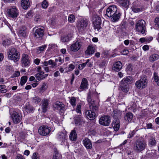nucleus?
<instances>
[{
	"mask_svg": "<svg viewBox=\"0 0 159 159\" xmlns=\"http://www.w3.org/2000/svg\"><path fill=\"white\" fill-rule=\"evenodd\" d=\"M88 102L90 104L89 107L91 110H88L85 112V115L90 120H93L95 117V112L98 111L99 105L98 103L95 102L91 98V96L88 95Z\"/></svg>",
	"mask_w": 159,
	"mask_h": 159,
	"instance_id": "1",
	"label": "nucleus"
},
{
	"mask_svg": "<svg viewBox=\"0 0 159 159\" xmlns=\"http://www.w3.org/2000/svg\"><path fill=\"white\" fill-rule=\"evenodd\" d=\"M147 147V144L143 140L138 139L134 143V150L137 152H140L143 151Z\"/></svg>",
	"mask_w": 159,
	"mask_h": 159,
	"instance_id": "2",
	"label": "nucleus"
},
{
	"mask_svg": "<svg viewBox=\"0 0 159 159\" xmlns=\"http://www.w3.org/2000/svg\"><path fill=\"white\" fill-rule=\"evenodd\" d=\"M7 55L8 58L13 60L15 62L18 61L20 58L19 52L14 48L9 49L8 51Z\"/></svg>",
	"mask_w": 159,
	"mask_h": 159,
	"instance_id": "3",
	"label": "nucleus"
},
{
	"mask_svg": "<svg viewBox=\"0 0 159 159\" xmlns=\"http://www.w3.org/2000/svg\"><path fill=\"white\" fill-rule=\"evenodd\" d=\"M145 22L143 20H138L136 23L135 29L137 31L143 34L146 31Z\"/></svg>",
	"mask_w": 159,
	"mask_h": 159,
	"instance_id": "4",
	"label": "nucleus"
},
{
	"mask_svg": "<svg viewBox=\"0 0 159 159\" xmlns=\"http://www.w3.org/2000/svg\"><path fill=\"white\" fill-rule=\"evenodd\" d=\"M7 12L8 16L13 18H16L18 15V10L15 6L9 7Z\"/></svg>",
	"mask_w": 159,
	"mask_h": 159,
	"instance_id": "5",
	"label": "nucleus"
},
{
	"mask_svg": "<svg viewBox=\"0 0 159 159\" xmlns=\"http://www.w3.org/2000/svg\"><path fill=\"white\" fill-rule=\"evenodd\" d=\"M93 23L94 28L99 31L101 29V18L98 15H95L93 16Z\"/></svg>",
	"mask_w": 159,
	"mask_h": 159,
	"instance_id": "6",
	"label": "nucleus"
},
{
	"mask_svg": "<svg viewBox=\"0 0 159 159\" xmlns=\"http://www.w3.org/2000/svg\"><path fill=\"white\" fill-rule=\"evenodd\" d=\"M34 30H35L34 36L36 38H42L44 35V28L39 26L37 27H35Z\"/></svg>",
	"mask_w": 159,
	"mask_h": 159,
	"instance_id": "7",
	"label": "nucleus"
},
{
	"mask_svg": "<svg viewBox=\"0 0 159 159\" xmlns=\"http://www.w3.org/2000/svg\"><path fill=\"white\" fill-rule=\"evenodd\" d=\"M88 25V21L86 19H82L78 21L77 23V27L79 31L84 30Z\"/></svg>",
	"mask_w": 159,
	"mask_h": 159,
	"instance_id": "8",
	"label": "nucleus"
},
{
	"mask_svg": "<svg viewBox=\"0 0 159 159\" xmlns=\"http://www.w3.org/2000/svg\"><path fill=\"white\" fill-rule=\"evenodd\" d=\"M51 130L50 127L46 125H43L39 127L38 132L41 135L46 136L49 134Z\"/></svg>",
	"mask_w": 159,
	"mask_h": 159,
	"instance_id": "9",
	"label": "nucleus"
},
{
	"mask_svg": "<svg viewBox=\"0 0 159 159\" xmlns=\"http://www.w3.org/2000/svg\"><path fill=\"white\" fill-rule=\"evenodd\" d=\"M148 81L145 77L142 78L139 80L135 83V85L139 89L145 88L147 84Z\"/></svg>",
	"mask_w": 159,
	"mask_h": 159,
	"instance_id": "10",
	"label": "nucleus"
},
{
	"mask_svg": "<svg viewBox=\"0 0 159 159\" xmlns=\"http://www.w3.org/2000/svg\"><path fill=\"white\" fill-rule=\"evenodd\" d=\"M99 122L101 125L104 126H108L111 122L110 118L108 116H103L99 119Z\"/></svg>",
	"mask_w": 159,
	"mask_h": 159,
	"instance_id": "11",
	"label": "nucleus"
},
{
	"mask_svg": "<svg viewBox=\"0 0 159 159\" xmlns=\"http://www.w3.org/2000/svg\"><path fill=\"white\" fill-rule=\"evenodd\" d=\"M11 117L14 124L20 123L21 120L20 114L16 111H14L11 114Z\"/></svg>",
	"mask_w": 159,
	"mask_h": 159,
	"instance_id": "12",
	"label": "nucleus"
},
{
	"mask_svg": "<svg viewBox=\"0 0 159 159\" xmlns=\"http://www.w3.org/2000/svg\"><path fill=\"white\" fill-rule=\"evenodd\" d=\"M117 11V9L116 6H111L107 9L106 14L108 17H111Z\"/></svg>",
	"mask_w": 159,
	"mask_h": 159,
	"instance_id": "13",
	"label": "nucleus"
},
{
	"mask_svg": "<svg viewBox=\"0 0 159 159\" xmlns=\"http://www.w3.org/2000/svg\"><path fill=\"white\" fill-rule=\"evenodd\" d=\"M21 62L23 67H27L29 66L30 65V61L28 56L27 54H24L22 56Z\"/></svg>",
	"mask_w": 159,
	"mask_h": 159,
	"instance_id": "14",
	"label": "nucleus"
},
{
	"mask_svg": "<svg viewBox=\"0 0 159 159\" xmlns=\"http://www.w3.org/2000/svg\"><path fill=\"white\" fill-rule=\"evenodd\" d=\"M53 107L54 110L58 111H64L65 109L64 104L62 102L59 101H57L53 105Z\"/></svg>",
	"mask_w": 159,
	"mask_h": 159,
	"instance_id": "15",
	"label": "nucleus"
},
{
	"mask_svg": "<svg viewBox=\"0 0 159 159\" xmlns=\"http://www.w3.org/2000/svg\"><path fill=\"white\" fill-rule=\"evenodd\" d=\"M95 51V46L91 45L89 46L85 52V54L86 55L89 56L93 54Z\"/></svg>",
	"mask_w": 159,
	"mask_h": 159,
	"instance_id": "16",
	"label": "nucleus"
},
{
	"mask_svg": "<svg viewBox=\"0 0 159 159\" xmlns=\"http://www.w3.org/2000/svg\"><path fill=\"white\" fill-rule=\"evenodd\" d=\"M81 43L80 42H76L72 44L70 47V50L73 52L78 51L80 48Z\"/></svg>",
	"mask_w": 159,
	"mask_h": 159,
	"instance_id": "17",
	"label": "nucleus"
},
{
	"mask_svg": "<svg viewBox=\"0 0 159 159\" xmlns=\"http://www.w3.org/2000/svg\"><path fill=\"white\" fill-rule=\"evenodd\" d=\"M83 143L84 146L88 149H90L92 148V144L90 140L85 138L83 140Z\"/></svg>",
	"mask_w": 159,
	"mask_h": 159,
	"instance_id": "18",
	"label": "nucleus"
},
{
	"mask_svg": "<svg viewBox=\"0 0 159 159\" xmlns=\"http://www.w3.org/2000/svg\"><path fill=\"white\" fill-rule=\"evenodd\" d=\"M112 126L116 131H118L120 127V122L118 118H115L112 122Z\"/></svg>",
	"mask_w": 159,
	"mask_h": 159,
	"instance_id": "19",
	"label": "nucleus"
},
{
	"mask_svg": "<svg viewBox=\"0 0 159 159\" xmlns=\"http://www.w3.org/2000/svg\"><path fill=\"white\" fill-rule=\"evenodd\" d=\"M41 108L43 112H46L48 107V101L46 99L43 100L41 103Z\"/></svg>",
	"mask_w": 159,
	"mask_h": 159,
	"instance_id": "20",
	"label": "nucleus"
},
{
	"mask_svg": "<svg viewBox=\"0 0 159 159\" xmlns=\"http://www.w3.org/2000/svg\"><path fill=\"white\" fill-rule=\"evenodd\" d=\"M67 137V135L66 132H60L57 134V138L60 141L62 142H64L65 141Z\"/></svg>",
	"mask_w": 159,
	"mask_h": 159,
	"instance_id": "21",
	"label": "nucleus"
},
{
	"mask_svg": "<svg viewBox=\"0 0 159 159\" xmlns=\"http://www.w3.org/2000/svg\"><path fill=\"white\" fill-rule=\"evenodd\" d=\"M122 64L120 61H118L114 63L112 69L116 71H118L122 68Z\"/></svg>",
	"mask_w": 159,
	"mask_h": 159,
	"instance_id": "22",
	"label": "nucleus"
},
{
	"mask_svg": "<svg viewBox=\"0 0 159 159\" xmlns=\"http://www.w3.org/2000/svg\"><path fill=\"white\" fill-rule=\"evenodd\" d=\"M121 14L120 12L117 11L112 16L111 20L113 22H115L118 21L119 20Z\"/></svg>",
	"mask_w": 159,
	"mask_h": 159,
	"instance_id": "23",
	"label": "nucleus"
},
{
	"mask_svg": "<svg viewBox=\"0 0 159 159\" xmlns=\"http://www.w3.org/2000/svg\"><path fill=\"white\" fill-rule=\"evenodd\" d=\"M132 79V78L130 76H128L127 77L124 78L120 82L122 84H125L128 85L131 83V81Z\"/></svg>",
	"mask_w": 159,
	"mask_h": 159,
	"instance_id": "24",
	"label": "nucleus"
},
{
	"mask_svg": "<svg viewBox=\"0 0 159 159\" xmlns=\"http://www.w3.org/2000/svg\"><path fill=\"white\" fill-rule=\"evenodd\" d=\"M21 4L24 9H27L30 6V2L29 0H22Z\"/></svg>",
	"mask_w": 159,
	"mask_h": 159,
	"instance_id": "25",
	"label": "nucleus"
},
{
	"mask_svg": "<svg viewBox=\"0 0 159 159\" xmlns=\"http://www.w3.org/2000/svg\"><path fill=\"white\" fill-rule=\"evenodd\" d=\"M132 11L134 12L138 13L143 11V8L140 6L133 5L131 7Z\"/></svg>",
	"mask_w": 159,
	"mask_h": 159,
	"instance_id": "26",
	"label": "nucleus"
},
{
	"mask_svg": "<svg viewBox=\"0 0 159 159\" xmlns=\"http://www.w3.org/2000/svg\"><path fill=\"white\" fill-rule=\"evenodd\" d=\"M88 85V84L87 80L85 78H84L82 79V81L80 85V89H86L87 88Z\"/></svg>",
	"mask_w": 159,
	"mask_h": 159,
	"instance_id": "27",
	"label": "nucleus"
},
{
	"mask_svg": "<svg viewBox=\"0 0 159 159\" xmlns=\"http://www.w3.org/2000/svg\"><path fill=\"white\" fill-rule=\"evenodd\" d=\"M69 138L72 141H75L77 139V134L75 130H72L70 132Z\"/></svg>",
	"mask_w": 159,
	"mask_h": 159,
	"instance_id": "28",
	"label": "nucleus"
},
{
	"mask_svg": "<svg viewBox=\"0 0 159 159\" xmlns=\"http://www.w3.org/2000/svg\"><path fill=\"white\" fill-rule=\"evenodd\" d=\"M19 35L20 36L25 37L26 36V28L25 27H22L19 32Z\"/></svg>",
	"mask_w": 159,
	"mask_h": 159,
	"instance_id": "29",
	"label": "nucleus"
},
{
	"mask_svg": "<svg viewBox=\"0 0 159 159\" xmlns=\"http://www.w3.org/2000/svg\"><path fill=\"white\" fill-rule=\"evenodd\" d=\"M133 114L131 112H128L126 114L125 118V119L129 122L131 121L133 118Z\"/></svg>",
	"mask_w": 159,
	"mask_h": 159,
	"instance_id": "30",
	"label": "nucleus"
},
{
	"mask_svg": "<svg viewBox=\"0 0 159 159\" xmlns=\"http://www.w3.org/2000/svg\"><path fill=\"white\" fill-rule=\"evenodd\" d=\"M148 144L151 146H155L156 144V141L154 137H151L148 140Z\"/></svg>",
	"mask_w": 159,
	"mask_h": 159,
	"instance_id": "31",
	"label": "nucleus"
},
{
	"mask_svg": "<svg viewBox=\"0 0 159 159\" xmlns=\"http://www.w3.org/2000/svg\"><path fill=\"white\" fill-rule=\"evenodd\" d=\"M120 88L121 90L125 93L128 92L129 89L128 85L125 84H122L121 83H120Z\"/></svg>",
	"mask_w": 159,
	"mask_h": 159,
	"instance_id": "32",
	"label": "nucleus"
},
{
	"mask_svg": "<svg viewBox=\"0 0 159 159\" xmlns=\"http://www.w3.org/2000/svg\"><path fill=\"white\" fill-rule=\"evenodd\" d=\"M120 3L122 6L127 8L129 5V2L128 0H120Z\"/></svg>",
	"mask_w": 159,
	"mask_h": 159,
	"instance_id": "33",
	"label": "nucleus"
},
{
	"mask_svg": "<svg viewBox=\"0 0 159 159\" xmlns=\"http://www.w3.org/2000/svg\"><path fill=\"white\" fill-rule=\"evenodd\" d=\"M159 58V56L157 54H154L151 55L149 57V60L152 62L156 61Z\"/></svg>",
	"mask_w": 159,
	"mask_h": 159,
	"instance_id": "34",
	"label": "nucleus"
},
{
	"mask_svg": "<svg viewBox=\"0 0 159 159\" xmlns=\"http://www.w3.org/2000/svg\"><path fill=\"white\" fill-rule=\"evenodd\" d=\"M47 88L48 85L46 83H43L41 85V88L39 89V92L41 93H43L46 90Z\"/></svg>",
	"mask_w": 159,
	"mask_h": 159,
	"instance_id": "35",
	"label": "nucleus"
},
{
	"mask_svg": "<svg viewBox=\"0 0 159 159\" xmlns=\"http://www.w3.org/2000/svg\"><path fill=\"white\" fill-rule=\"evenodd\" d=\"M74 118L75 120V123L77 124H80V122H81L82 120V118L80 115L77 116H76Z\"/></svg>",
	"mask_w": 159,
	"mask_h": 159,
	"instance_id": "36",
	"label": "nucleus"
},
{
	"mask_svg": "<svg viewBox=\"0 0 159 159\" xmlns=\"http://www.w3.org/2000/svg\"><path fill=\"white\" fill-rule=\"evenodd\" d=\"M54 153L52 159H59L61 155L56 149L54 150Z\"/></svg>",
	"mask_w": 159,
	"mask_h": 159,
	"instance_id": "37",
	"label": "nucleus"
},
{
	"mask_svg": "<svg viewBox=\"0 0 159 159\" xmlns=\"http://www.w3.org/2000/svg\"><path fill=\"white\" fill-rule=\"evenodd\" d=\"M25 108L26 111L27 112H32V111L34 110V108L29 104H26L25 106Z\"/></svg>",
	"mask_w": 159,
	"mask_h": 159,
	"instance_id": "38",
	"label": "nucleus"
},
{
	"mask_svg": "<svg viewBox=\"0 0 159 159\" xmlns=\"http://www.w3.org/2000/svg\"><path fill=\"white\" fill-rule=\"evenodd\" d=\"M76 99L75 97H71L70 100V102L71 106L74 107L76 106Z\"/></svg>",
	"mask_w": 159,
	"mask_h": 159,
	"instance_id": "39",
	"label": "nucleus"
},
{
	"mask_svg": "<svg viewBox=\"0 0 159 159\" xmlns=\"http://www.w3.org/2000/svg\"><path fill=\"white\" fill-rule=\"evenodd\" d=\"M89 59H87L85 62L80 64L78 66V69L80 70H82L85 67L86 65L88 63H89Z\"/></svg>",
	"mask_w": 159,
	"mask_h": 159,
	"instance_id": "40",
	"label": "nucleus"
},
{
	"mask_svg": "<svg viewBox=\"0 0 159 159\" xmlns=\"http://www.w3.org/2000/svg\"><path fill=\"white\" fill-rule=\"evenodd\" d=\"M68 20L70 23L74 22L75 20V16L72 14L69 15L68 18Z\"/></svg>",
	"mask_w": 159,
	"mask_h": 159,
	"instance_id": "41",
	"label": "nucleus"
},
{
	"mask_svg": "<svg viewBox=\"0 0 159 159\" xmlns=\"http://www.w3.org/2000/svg\"><path fill=\"white\" fill-rule=\"evenodd\" d=\"M38 73L36 74L35 75V77L37 78L38 80H42V76H43V74L44 73V72L43 71H41L40 72H38Z\"/></svg>",
	"mask_w": 159,
	"mask_h": 159,
	"instance_id": "42",
	"label": "nucleus"
},
{
	"mask_svg": "<svg viewBox=\"0 0 159 159\" xmlns=\"http://www.w3.org/2000/svg\"><path fill=\"white\" fill-rule=\"evenodd\" d=\"M27 77L26 76H23L21 77L20 80V84L21 85H23L26 82Z\"/></svg>",
	"mask_w": 159,
	"mask_h": 159,
	"instance_id": "43",
	"label": "nucleus"
},
{
	"mask_svg": "<svg viewBox=\"0 0 159 159\" xmlns=\"http://www.w3.org/2000/svg\"><path fill=\"white\" fill-rule=\"evenodd\" d=\"M11 41L10 40L6 39L4 40L3 42V45L5 47L8 46L11 44Z\"/></svg>",
	"mask_w": 159,
	"mask_h": 159,
	"instance_id": "44",
	"label": "nucleus"
},
{
	"mask_svg": "<svg viewBox=\"0 0 159 159\" xmlns=\"http://www.w3.org/2000/svg\"><path fill=\"white\" fill-rule=\"evenodd\" d=\"M81 103L79 102L77 104L75 111L78 113L81 114Z\"/></svg>",
	"mask_w": 159,
	"mask_h": 159,
	"instance_id": "45",
	"label": "nucleus"
},
{
	"mask_svg": "<svg viewBox=\"0 0 159 159\" xmlns=\"http://www.w3.org/2000/svg\"><path fill=\"white\" fill-rule=\"evenodd\" d=\"M41 101V99L38 96H35L33 98V102L35 104H38Z\"/></svg>",
	"mask_w": 159,
	"mask_h": 159,
	"instance_id": "46",
	"label": "nucleus"
},
{
	"mask_svg": "<svg viewBox=\"0 0 159 159\" xmlns=\"http://www.w3.org/2000/svg\"><path fill=\"white\" fill-rule=\"evenodd\" d=\"M136 132V131L135 130L130 131L127 135V138L129 139L132 138L134 136Z\"/></svg>",
	"mask_w": 159,
	"mask_h": 159,
	"instance_id": "47",
	"label": "nucleus"
},
{
	"mask_svg": "<svg viewBox=\"0 0 159 159\" xmlns=\"http://www.w3.org/2000/svg\"><path fill=\"white\" fill-rule=\"evenodd\" d=\"M48 62V64L52 65V68L56 67H57V63L55 62H53V61L52 60H49Z\"/></svg>",
	"mask_w": 159,
	"mask_h": 159,
	"instance_id": "48",
	"label": "nucleus"
},
{
	"mask_svg": "<svg viewBox=\"0 0 159 159\" xmlns=\"http://www.w3.org/2000/svg\"><path fill=\"white\" fill-rule=\"evenodd\" d=\"M46 45H42V46L39 47L37 49V52L38 53H40L41 52L44 50L46 48Z\"/></svg>",
	"mask_w": 159,
	"mask_h": 159,
	"instance_id": "49",
	"label": "nucleus"
},
{
	"mask_svg": "<svg viewBox=\"0 0 159 159\" xmlns=\"http://www.w3.org/2000/svg\"><path fill=\"white\" fill-rule=\"evenodd\" d=\"M61 40L63 42H67L70 40V38L68 35H66L61 37Z\"/></svg>",
	"mask_w": 159,
	"mask_h": 159,
	"instance_id": "50",
	"label": "nucleus"
},
{
	"mask_svg": "<svg viewBox=\"0 0 159 159\" xmlns=\"http://www.w3.org/2000/svg\"><path fill=\"white\" fill-rule=\"evenodd\" d=\"M48 4L47 1L46 0H44L42 4V7L44 9H46L48 6Z\"/></svg>",
	"mask_w": 159,
	"mask_h": 159,
	"instance_id": "51",
	"label": "nucleus"
},
{
	"mask_svg": "<svg viewBox=\"0 0 159 159\" xmlns=\"http://www.w3.org/2000/svg\"><path fill=\"white\" fill-rule=\"evenodd\" d=\"M106 61H105L103 60L99 63L98 66L100 68H104L106 66Z\"/></svg>",
	"mask_w": 159,
	"mask_h": 159,
	"instance_id": "52",
	"label": "nucleus"
},
{
	"mask_svg": "<svg viewBox=\"0 0 159 159\" xmlns=\"http://www.w3.org/2000/svg\"><path fill=\"white\" fill-rule=\"evenodd\" d=\"M20 75V72L19 71H16L11 76L12 78H14Z\"/></svg>",
	"mask_w": 159,
	"mask_h": 159,
	"instance_id": "53",
	"label": "nucleus"
},
{
	"mask_svg": "<svg viewBox=\"0 0 159 159\" xmlns=\"http://www.w3.org/2000/svg\"><path fill=\"white\" fill-rule=\"evenodd\" d=\"M25 16L26 18H30L33 16L32 12L31 11H29Z\"/></svg>",
	"mask_w": 159,
	"mask_h": 159,
	"instance_id": "54",
	"label": "nucleus"
},
{
	"mask_svg": "<svg viewBox=\"0 0 159 159\" xmlns=\"http://www.w3.org/2000/svg\"><path fill=\"white\" fill-rule=\"evenodd\" d=\"M154 79L155 82H157L159 80V77L158 74L156 72L154 73Z\"/></svg>",
	"mask_w": 159,
	"mask_h": 159,
	"instance_id": "55",
	"label": "nucleus"
},
{
	"mask_svg": "<svg viewBox=\"0 0 159 159\" xmlns=\"http://www.w3.org/2000/svg\"><path fill=\"white\" fill-rule=\"evenodd\" d=\"M68 68L69 71H71L75 69V66L72 64H70L69 65Z\"/></svg>",
	"mask_w": 159,
	"mask_h": 159,
	"instance_id": "56",
	"label": "nucleus"
},
{
	"mask_svg": "<svg viewBox=\"0 0 159 159\" xmlns=\"http://www.w3.org/2000/svg\"><path fill=\"white\" fill-rule=\"evenodd\" d=\"M55 61L56 63L57 62L59 61L61 62V63H62L64 61L60 57H59L57 58H56L55 59Z\"/></svg>",
	"mask_w": 159,
	"mask_h": 159,
	"instance_id": "57",
	"label": "nucleus"
},
{
	"mask_svg": "<svg viewBox=\"0 0 159 159\" xmlns=\"http://www.w3.org/2000/svg\"><path fill=\"white\" fill-rule=\"evenodd\" d=\"M16 159H25L21 155L18 154L16 157Z\"/></svg>",
	"mask_w": 159,
	"mask_h": 159,
	"instance_id": "58",
	"label": "nucleus"
},
{
	"mask_svg": "<svg viewBox=\"0 0 159 159\" xmlns=\"http://www.w3.org/2000/svg\"><path fill=\"white\" fill-rule=\"evenodd\" d=\"M155 22L156 24L157 25V26L159 28V18L157 17L155 20Z\"/></svg>",
	"mask_w": 159,
	"mask_h": 159,
	"instance_id": "59",
	"label": "nucleus"
},
{
	"mask_svg": "<svg viewBox=\"0 0 159 159\" xmlns=\"http://www.w3.org/2000/svg\"><path fill=\"white\" fill-rule=\"evenodd\" d=\"M149 47L148 45H146L143 46V49L144 51H147L149 49Z\"/></svg>",
	"mask_w": 159,
	"mask_h": 159,
	"instance_id": "60",
	"label": "nucleus"
},
{
	"mask_svg": "<svg viewBox=\"0 0 159 159\" xmlns=\"http://www.w3.org/2000/svg\"><path fill=\"white\" fill-rule=\"evenodd\" d=\"M53 75L55 77H57L60 75V73L59 71H57L53 74Z\"/></svg>",
	"mask_w": 159,
	"mask_h": 159,
	"instance_id": "61",
	"label": "nucleus"
},
{
	"mask_svg": "<svg viewBox=\"0 0 159 159\" xmlns=\"http://www.w3.org/2000/svg\"><path fill=\"white\" fill-rule=\"evenodd\" d=\"M40 60L38 58H36L34 60V63L36 64L37 65H39L40 63Z\"/></svg>",
	"mask_w": 159,
	"mask_h": 159,
	"instance_id": "62",
	"label": "nucleus"
},
{
	"mask_svg": "<svg viewBox=\"0 0 159 159\" xmlns=\"http://www.w3.org/2000/svg\"><path fill=\"white\" fill-rule=\"evenodd\" d=\"M42 63L43 64L42 65V67H43L47 66L48 65V62L47 61H45L44 62H42Z\"/></svg>",
	"mask_w": 159,
	"mask_h": 159,
	"instance_id": "63",
	"label": "nucleus"
},
{
	"mask_svg": "<svg viewBox=\"0 0 159 159\" xmlns=\"http://www.w3.org/2000/svg\"><path fill=\"white\" fill-rule=\"evenodd\" d=\"M32 159H39L38 157L37 156V153H34L33 156L32 157Z\"/></svg>",
	"mask_w": 159,
	"mask_h": 159,
	"instance_id": "64",
	"label": "nucleus"
}]
</instances>
